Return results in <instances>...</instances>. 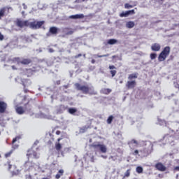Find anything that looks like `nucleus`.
Instances as JSON below:
<instances>
[{
    "instance_id": "obj_58",
    "label": "nucleus",
    "mask_w": 179,
    "mask_h": 179,
    "mask_svg": "<svg viewBox=\"0 0 179 179\" xmlns=\"http://www.w3.org/2000/svg\"><path fill=\"white\" fill-rule=\"evenodd\" d=\"M2 158V156L0 155V159H1Z\"/></svg>"
},
{
    "instance_id": "obj_41",
    "label": "nucleus",
    "mask_w": 179,
    "mask_h": 179,
    "mask_svg": "<svg viewBox=\"0 0 179 179\" xmlns=\"http://www.w3.org/2000/svg\"><path fill=\"white\" fill-rule=\"evenodd\" d=\"M108 54L107 55H98V58H104V57H108Z\"/></svg>"
},
{
    "instance_id": "obj_49",
    "label": "nucleus",
    "mask_w": 179,
    "mask_h": 179,
    "mask_svg": "<svg viewBox=\"0 0 179 179\" xmlns=\"http://www.w3.org/2000/svg\"><path fill=\"white\" fill-rule=\"evenodd\" d=\"M56 85H61V80L56 81Z\"/></svg>"
},
{
    "instance_id": "obj_36",
    "label": "nucleus",
    "mask_w": 179,
    "mask_h": 179,
    "mask_svg": "<svg viewBox=\"0 0 179 179\" xmlns=\"http://www.w3.org/2000/svg\"><path fill=\"white\" fill-rule=\"evenodd\" d=\"M115 43H117V40H115V39H110L108 41V43H109L110 45L115 44Z\"/></svg>"
},
{
    "instance_id": "obj_57",
    "label": "nucleus",
    "mask_w": 179,
    "mask_h": 179,
    "mask_svg": "<svg viewBox=\"0 0 179 179\" xmlns=\"http://www.w3.org/2000/svg\"><path fill=\"white\" fill-rule=\"evenodd\" d=\"M13 167H14V169H16V166H15V165Z\"/></svg>"
},
{
    "instance_id": "obj_59",
    "label": "nucleus",
    "mask_w": 179,
    "mask_h": 179,
    "mask_svg": "<svg viewBox=\"0 0 179 179\" xmlns=\"http://www.w3.org/2000/svg\"><path fill=\"white\" fill-rule=\"evenodd\" d=\"M12 171L13 173H15V171Z\"/></svg>"
},
{
    "instance_id": "obj_48",
    "label": "nucleus",
    "mask_w": 179,
    "mask_h": 179,
    "mask_svg": "<svg viewBox=\"0 0 179 179\" xmlns=\"http://www.w3.org/2000/svg\"><path fill=\"white\" fill-rule=\"evenodd\" d=\"M56 135H61V131L57 130V131H56Z\"/></svg>"
},
{
    "instance_id": "obj_34",
    "label": "nucleus",
    "mask_w": 179,
    "mask_h": 179,
    "mask_svg": "<svg viewBox=\"0 0 179 179\" xmlns=\"http://www.w3.org/2000/svg\"><path fill=\"white\" fill-rule=\"evenodd\" d=\"M12 153H13V150H11L10 152H6L4 156L6 159H8V157H10V156H12Z\"/></svg>"
},
{
    "instance_id": "obj_2",
    "label": "nucleus",
    "mask_w": 179,
    "mask_h": 179,
    "mask_svg": "<svg viewBox=\"0 0 179 179\" xmlns=\"http://www.w3.org/2000/svg\"><path fill=\"white\" fill-rule=\"evenodd\" d=\"M74 86L77 90L82 92L83 94H90V96H96L97 94V92L94 90V88L87 85H82L80 83H76Z\"/></svg>"
},
{
    "instance_id": "obj_15",
    "label": "nucleus",
    "mask_w": 179,
    "mask_h": 179,
    "mask_svg": "<svg viewBox=\"0 0 179 179\" xmlns=\"http://www.w3.org/2000/svg\"><path fill=\"white\" fill-rule=\"evenodd\" d=\"M18 62L19 64H22V65H29V64H31V60L29 58H22Z\"/></svg>"
},
{
    "instance_id": "obj_21",
    "label": "nucleus",
    "mask_w": 179,
    "mask_h": 179,
    "mask_svg": "<svg viewBox=\"0 0 179 179\" xmlns=\"http://www.w3.org/2000/svg\"><path fill=\"white\" fill-rule=\"evenodd\" d=\"M65 110H66V108H65L64 105H59L57 108V111L58 114H62V113L65 111Z\"/></svg>"
},
{
    "instance_id": "obj_29",
    "label": "nucleus",
    "mask_w": 179,
    "mask_h": 179,
    "mask_svg": "<svg viewBox=\"0 0 179 179\" xmlns=\"http://www.w3.org/2000/svg\"><path fill=\"white\" fill-rule=\"evenodd\" d=\"M114 155H112L109 157V159H111L113 162H115L118 159V155L115 154V152L113 153Z\"/></svg>"
},
{
    "instance_id": "obj_40",
    "label": "nucleus",
    "mask_w": 179,
    "mask_h": 179,
    "mask_svg": "<svg viewBox=\"0 0 179 179\" xmlns=\"http://www.w3.org/2000/svg\"><path fill=\"white\" fill-rule=\"evenodd\" d=\"M134 156H138L139 155V150H135L134 152H132Z\"/></svg>"
},
{
    "instance_id": "obj_19",
    "label": "nucleus",
    "mask_w": 179,
    "mask_h": 179,
    "mask_svg": "<svg viewBox=\"0 0 179 179\" xmlns=\"http://www.w3.org/2000/svg\"><path fill=\"white\" fill-rule=\"evenodd\" d=\"M34 72H36L34 70L31 69H27L25 70V76H27L28 78H30L31 76H33L34 74Z\"/></svg>"
},
{
    "instance_id": "obj_3",
    "label": "nucleus",
    "mask_w": 179,
    "mask_h": 179,
    "mask_svg": "<svg viewBox=\"0 0 179 179\" xmlns=\"http://www.w3.org/2000/svg\"><path fill=\"white\" fill-rule=\"evenodd\" d=\"M38 144V141H36L32 148L27 150V156L28 159H39L40 152H38V151L40 150V148H36Z\"/></svg>"
},
{
    "instance_id": "obj_35",
    "label": "nucleus",
    "mask_w": 179,
    "mask_h": 179,
    "mask_svg": "<svg viewBox=\"0 0 179 179\" xmlns=\"http://www.w3.org/2000/svg\"><path fill=\"white\" fill-rule=\"evenodd\" d=\"M129 176H131V169H128L125 173H124V178H128L129 177Z\"/></svg>"
},
{
    "instance_id": "obj_33",
    "label": "nucleus",
    "mask_w": 179,
    "mask_h": 179,
    "mask_svg": "<svg viewBox=\"0 0 179 179\" xmlns=\"http://www.w3.org/2000/svg\"><path fill=\"white\" fill-rule=\"evenodd\" d=\"M114 120V116L110 115L108 118L107 119V124H111L113 122V120Z\"/></svg>"
},
{
    "instance_id": "obj_43",
    "label": "nucleus",
    "mask_w": 179,
    "mask_h": 179,
    "mask_svg": "<svg viewBox=\"0 0 179 179\" xmlns=\"http://www.w3.org/2000/svg\"><path fill=\"white\" fill-rule=\"evenodd\" d=\"M3 38H4L3 36L0 33V41H2Z\"/></svg>"
},
{
    "instance_id": "obj_31",
    "label": "nucleus",
    "mask_w": 179,
    "mask_h": 179,
    "mask_svg": "<svg viewBox=\"0 0 179 179\" xmlns=\"http://www.w3.org/2000/svg\"><path fill=\"white\" fill-rule=\"evenodd\" d=\"M87 129H89V126H85L80 129V131L82 132V134H85Z\"/></svg>"
},
{
    "instance_id": "obj_51",
    "label": "nucleus",
    "mask_w": 179,
    "mask_h": 179,
    "mask_svg": "<svg viewBox=\"0 0 179 179\" xmlns=\"http://www.w3.org/2000/svg\"><path fill=\"white\" fill-rule=\"evenodd\" d=\"M22 5L24 6V9H27V6H26V4L23 3Z\"/></svg>"
},
{
    "instance_id": "obj_11",
    "label": "nucleus",
    "mask_w": 179,
    "mask_h": 179,
    "mask_svg": "<svg viewBox=\"0 0 179 179\" xmlns=\"http://www.w3.org/2000/svg\"><path fill=\"white\" fill-rule=\"evenodd\" d=\"M129 15H135V10H130L126 12H122L120 14V17H127Z\"/></svg>"
},
{
    "instance_id": "obj_60",
    "label": "nucleus",
    "mask_w": 179,
    "mask_h": 179,
    "mask_svg": "<svg viewBox=\"0 0 179 179\" xmlns=\"http://www.w3.org/2000/svg\"><path fill=\"white\" fill-rule=\"evenodd\" d=\"M120 83H122V81H120Z\"/></svg>"
},
{
    "instance_id": "obj_52",
    "label": "nucleus",
    "mask_w": 179,
    "mask_h": 179,
    "mask_svg": "<svg viewBox=\"0 0 179 179\" xmlns=\"http://www.w3.org/2000/svg\"><path fill=\"white\" fill-rule=\"evenodd\" d=\"M92 64H96V60H94V59H93L92 61H91Z\"/></svg>"
},
{
    "instance_id": "obj_10",
    "label": "nucleus",
    "mask_w": 179,
    "mask_h": 179,
    "mask_svg": "<svg viewBox=\"0 0 179 179\" xmlns=\"http://www.w3.org/2000/svg\"><path fill=\"white\" fill-rule=\"evenodd\" d=\"M8 108V103L4 101H0V114H3Z\"/></svg>"
},
{
    "instance_id": "obj_47",
    "label": "nucleus",
    "mask_w": 179,
    "mask_h": 179,
    "mask_svg": "<svg viewBox=\"0 0 179 179\" xmlns=\"http://www.w3.org/2000/svg\"><path fill=\"white\" fill-rule=\"evenodd\" d=\"M174 171H179V166H176V167L174 168Z\"/></svg>"
},
{
    "instance_id": "obj_25",
    "label": "nucleus",
    "mask_w": 179,
    "mask_h": 179,
    "mask_svg": "<svg viewBox=\"0 0 179 179\" xmlns=\"http://www.w3.org/2000/svg\"><path fill=\"white\" fill-rule=\"evenodd\" d=\"M64 176V169L59 170L57 174L55 176L56 179H60Z\"/></svg>"
},
{
    "instance_id": "obj_20",
    "label": "nucleus",
    "mask_w": 179,
    "mask_h": 179,
    "mask_svg": "<svg viewBox=\"0 0 179 179\" xmlns=\"http://www.w3.org/2000/svg\"><path fill=\"white\" fill-rule=\"evenodd\" d=\"M69 19H83L85 17V15L83 14H76L73 15H70Z\"/></svg>"
},
{
    "instance_id": "obj_42",
    "label": "nucleus",
    "mask_w": 179,
    "mask_h": 179,
    "mask_svg": "<svg viewBox=\"0 0 179 179\" xmlns=\"http://www.w3.org/2000/svg\"><path fill=\"white\" fill-rule=\"evenodd\" d=\"M80 57H82V54H78V55H76V56H74V58L76 59H77V58H80Z\"/></svg>"
},
{
    "instance_id": "obj_9",
    "label": "nucleus",
    "mask_w": 179,
    "mask_h": 179,
    "mask_svg": "<svg viewBox=\"0 0 179 179\" xmlns=\"http://www.w3.org/2000/svg\"><path fill=\"white\" fill-rule=\"evenodd\" d=\"M20 139H22L21 135L17 136L13 139V141H12L13 149H17V148H19V145L15 144V143H16V142H17L18 141H20Z\"/></svg>"
},
{
    "instance_id": "obj_30",
    "label": "nucleus",
    "mask_w": 179,
    "mask_h": 179,
    "mask_svg": "<svg viewBox=\"0 0 179 179\" xmlns=\"http://www.w3.org/2000/svg\"><path fill=\"white\" fill-rule=\"evenodd\" d=\"M136 171L138 174H141V173H143V168H142V166H137L136 169Z\"/></svg>"
},
{
    "instance_id": "obj_22",
    "label": "nucleus",
    "mask_w": 179,
    "mask_h": 179,
    "mask_svg": "<svg viewBox=\"0 0 179 179\" xmlns=\"http://www.w3.org/2000/svg\"><path fill=\"white\" fill-rule=\"evenodd\" d=\"M50 34H58V28L55 27H51L49 29Z\"/></svg>"
},
{
    "instance_id": "obj_7",
    "label": "nucleus",
    "mask_w": 179,
    "mask_h": 179,
    "mask_svg": "<svg viewBox=\"0 0 179 179\" xmlns=\"http://www.w3.org/2000/svg\"><path fill=\"white\" fill-rule=\"evenodd\" d=\"M152 148H153V145H150L148 148H145L143 150H141L140 152L143 153L144 156H149V155L152 153Z\"/></svg>"
},
{
    "instance_id": "obj_6",
    "label": "nucleus",
    "mask_w": 179,
    "mask_h": 179,
    "mask_svg": "<svg viewBox=\"0 0 179 179\" xmlns=\"http://www.w3.org/2000/svg\"><path fill=\"white\" fill-rule=\"evenodd\" d=\"M155 167L158 171L164 172L167 170V167H166L164 164L162 162H158L155 164Z\"/></svg>"
},
{
    "instance_id": "obj_17",
    "label": "nucleus",
    "mask_w": 179,
    "mask_h": 179,
    "mask_svg": "<svg viewBox=\"0 0 179 179\" xmlns=\"http://www.w3.org/2000/svg\"><path fill=\"white\" fill-rule=\"evenodd\" d=\"M21 82L24 87H26L27 86H30L31 85V81L30 80V79L22 78L21 80Z\"/></svg>"
},
{
    "instance_id": "obj_26",
    "label": "nucleus",
    "mask_w": 179,
    "mask_h": 179,
    "mask_svg": "<svg viewBox=\"0 0 179 179\" xmlns=\"http://www.w3.org/2000/svg\"><path fill=\"white\" fill-rule=\"evenodd\" d=\"M5 12H6V7H3L0 9V20L5 16Z\"/></svg>"
},
{
    "instance_id": "obj_55",
    "label": "nucleus",
    "mask_w": 179,
    "mask_h": 179,
    "mask_svg": "<svg viewBox=\"0 0 179 179\" xmlns=\"http://www.w3.org/2000/svg\"><path fill=\"white\" fill-rule=\"evenodd\" d=\"M112 58H117V56L114 55L112 57Z\"/></svg>"
},
{
    "instance_id": "obj_39",
    "label": "nucleus",
    "mask_w": 179,
    "mask_h": 179,
    "mask_svg": "<svg viewBox=\"0 0 179 179\" xmlns=\"http://www.w3.org/2000/svg\"><path fill=\"white\" fill-rule=\"evenodd\" d=\"M7 164L8 166V169L9 170V171H11V169H12V167H13V166L12 164H10V162H8Z\"/></svg>"
},
{
    "instance_id": "obj_32",
    "label": "nucleus",
    "mask_w": 179,
    "mask_h": 179,
    "mask_svg": "<svg viewBox=\"0 0 179 179\" xmlns=\"http://www.w3.org/2000/svg\"><path fill=\"white\" fill-rule=\"evenodd\" d=\"M150 59L153 60V59H156V58H157V53H151L150 55Z\"/></svg>"
},
{
    "instance_id": "obj_53",
    "label": "nucleus",
    "mask_w": 179,
    "mask_h": 179,
    "mask_svg": "<svg viewBox=\"0 0 179 179\" xmlns=\"http://www.w3.org/2000/svg\"><path fill=\"white\" fill-rule=\"evenodd\" d=\"M50 136H52V141H55V139L54 138V135L50 134Z\"/></svg>"
},
{
    "instance_id": "obj_50",
    "label": "nucleus",
    "mask_w": 179,
    "mask_h": 179,
    "mask_svg": "<svg viewBox=\"0 0 179 179\" xmlns=\"http://www.w3.org/2000/svg\"><path fill=\"white\" fill-rule=\"evenodd\" d=\"M175 87H176V89H178V90H179V84L177 83V84L175 85Z\"/></svg>"
},
{
    "instance_id": "obj_5",
    "label": "nucleus",
    "mask_w": 179,
    "mask_h": 179,
    "mask_svg": "<svg viewBox=\"0 0 179 179\" xmlns=\"http://www.w3.org/2000/svg\"><path fill=\"white\" fill-rule=\"evenodd\" d=\"M90 148H93L96 150H101V153H107V147L104 144H100L99 142H94L90 145Z\"/></svg>"
},
{
    "instance_id": "obj_54",
    "label": "nucleus",
    "mask_w": 179,
    "mask_h": 179,
    "mask_svg": "<svg viewBox=\"0 0 179 179\" xmlns=\"http://www.w3.org/2000/svg\"><path fill=\"white\" fill-rule=\"evenodd\" d=\"M69 86L68 85H64V89H68Z\"/></svg>"
},
{
    "instance_id": "obj_37",
    "label": "nucleus",
    "mask_w": 179,
    "mask_h": 179,
    "mask_svg": "<svg viewBox=\"0 0 179 179\" xmlns=\"http://www.w3.org/2000/svg\"><path fill=\"white\" fill-rule=\"evenodd\" d=\"M124 8H125V9H129L131 8H134V6L127 3L124 4Z\"/></svg>"
},
{
    "instance_id": "obj_12",
    "label": "nucleus",
    "mask_w": 179,
    "mask_h": 179,
    "mask_svg": "<svg viewBox=\"0 0 179 179\" xmlns=\"http://www.w3.org/2000/svg\"><path fill=\"white\" fill-rule=\"evenodd\" d=\"M62 33H64L65 36H71V34H73V30L69 27H66L62 29Z\"/></svg>"
},
{
    "instance_id": "obj_1",
    "label": "nucleus",
    "mask_w": 179,
    "mask_h": 179,
    "mask_svg": "<svg viewBox=\"0 0 179 179\" xmlns=\"http://www.w3.org/2000/svg\"><path fill=\"white\" fill-rule=\"evenodd\" d=\"M15 24L16 26H17V27H20V29H23V27H28V26H29L31 29H34L36 30L37 29H40L41 26L44 24V22L43 21H34L31 22H29V20L23 21L17 19L16 20Z\"/></svg>"
},
{
    "instance_id": "obj_46",
    "label": "nucleus",
    "mask_w": 179,
    "mask_h": 179,
    "mask_svg": "<svg viewBox=\"0 0 179 179\" xmlns=\"http://www.w3.org/2000/svg\"><path fill=\"white\" fill-rule=\"evenodd\" d=\"M48 51H49V52H55L54 49H52V48H49Z\"/></svg>"
},
{
    "instance_id": "obj_18",
    "label": "nucleus",
    "mask_w": 179,
    "mask_h": 179,
    "mask_svg": "<svg viewBox=\"0 0 179 179\" xmlns=\"http://www.w3.org/2000/svg\"><path fill=\"white\" fill-rule=\"evenodd\" d=\"M109 69L111 71H110V75L112 76V78H114L115 75H117V70H113V69H117V67L114 65L109 66Z\"/></svg>"
},
{
    "instance_id": "obj_56",
    "label": "nucleus",
    "mask_w": 179,
    "mask_h": 179,
    "mask_svg": "<svg viewBox=\"0 0 179 179\" xmlns=\"http://www.w3.org/2000/svg\"><path fill=\"white\" fill-rule=\"evenodd\" d=\"M102 157H103L104 159H107V157L102 156Z\"/></svg>"
},
{
    "instance_id": "obj_44",
    "label": "nucleus",
    "mask_w": 179,
    "mask_h": 179,
    "mask_svg": "<svg viewBox=\"0 0 179 179\" xmlns=\"http://www.w3.org/2000/svg\"><path fill=\"white\" fill-rule=\"evenodd\" d=\"M24 92L29 93V90L26 89V87H24Z\"/></svg>"
},
{
    "instance_id": "obj_45",
    "label": "nucleus",
    "mask_w": 179,
    "mask_h": 179,
    "mask_svg": "<svg viewBox=\"0 0 179 179\" xmlns=\"http://www.w3.org/2000/svg\"><path fill=\"white\" fill-rule=\"evenodd\" d=\"M117 152L118 153H120L121 155H122V151H121V149H120V148L117 149Z\"/></svg>"
},
{
    "instance_id": "obj_13",
    "label": "nucleus",
    "mask_w": 179,
    "mask_h": 179,
    "mask_svg": "<svg viewBox=\"0 0 179 179\" xmlns=\"http://www.w3.org/2000/svg\"><path fill=\"white\" fill-rule=\"evenodd\" d=\"M162 48V45H160L159 43H153L152 45H151V50L152 51H155L156 52L160 51Z\"/></svg>"
},
{
    "instance_id": "obj_8",
    "label": "nucleus",
    "mask_w": 179,
    "mask_h": 179,
    "mask_svg": "<svg viewBox=\"0 0 179 179\" xmlns=\"http://www.w3.org/2000/svg\"><path fill=\"white\" fill-rule=\"evenodd\" d=\"M64 139V136H62L60 138H57V142L55 143V149L57 152H61V149H62V144L59 142Z\"/></svg>"
},
{
    "instance_id": "obj_38",
    "label": "nucleus",
    "mask_w": 179,
    "mask_h": 179,
    "mask_svg": "<svg viewBox=\"0 0 179 179\" xmlns=\"http://www.w3.org/2000/svg\"><path fill=\"white\" fill-rule=\"evenodd\" d=\"M129 143H131V145H138V141H136V140H135V139H132L130 142H129Z\"/></svg>"
},
{
    "instance_id": "obj_14",
    "label": "nucleus",
    "mask_w": 179,
    "mask_h": 179,
    "mask_svg": "<svg viewBox=\"0 0 179 179\" xmlns=\"http://www.w3.org/2000/svg\"><path fill=\"white\" fill-rule=\"evenodd\" d=\"M135 86H136V81L135 80L127 81L126 84V87L129 90L134 89Z\"/></svg>"
},
{
    "instance_id": "obj_61",
    "label": "nucleus",
    "mask_w": 179,
    "mask_h": 179,
    "mask_svg": "<svg viewBox=\"0 0 179 179\" xmlns=\"http://www.w3.org/2000/svg\"><path fill=\"white\" fill-rule=\"evenodd\" d=\"M1 120H0V124H1Z\"/></svg>"
},
{
    "instance_id": "obj_27",
    "label": "nucleus",
    "mask_w": 179,
    "mask_h": 179,
    "mask_svg": "<svg viewBox=\"0 0 179 179\" xmlns=\"http://www.w3.org/2000/svg\"><path fill=\"white\" fill-rule=\"evenodd\" d=\"M103 94H110L111 93V89L110 88H103L101 90Z\"/></svg>"
},
{
    "instance_id": "obj_23",
    "label": "nucleus",
    "mask_w": 179,
    "mask_h": 179,
    "mask_svg": "<svg viewBox=\"0 0 179 179\" xmlns=\"http://www.w3.org/2000/svg\"><path fill=\"white\" fill-rule=\"evenodd\" d=\"M134 27L135 22H134V21H129L126 23V27H127V29H132Z\"/></svg>"
},
{
    "instance_id": "obj_28",
    "label": "nucleus",
    "mask_w": 179,
    "mask_h": 179,
    "mask_svg": "<svg viewBox=\"0 0 179 179\" xmlns=\"http://www.w3.org/2000/svg\"><path fill=\"white\" fill-rule=\"evenodd\" d=\"M78 111V109L75 108H69V114L73 115L75 114V113H76Z\"/></svg>"
},
{
    "instance_id": "obj_4",
    "label": "nucleus",
    "mask_w": 179,
    "mask_h": 179,
    "mask_svg": "<svg viewBox=\"0 0 179 179\" xmlns=\"http://www.w3.org/2000/svg\"><path fill=\"white\" fill-rule=\"evenodd\" d=\"M171 51V48L170 46L165 47L158 56L159 62H163V61H166V59L169 57V55H170Z\"/></svg>"
},
{
    "instance_id": "obj_24",
    "label": "nucleus",
    "mask_w": 179,
    "mask_h": 179,
    "mask_svg": "<svg viewBox=\"0 0 179 179\" xmlns=\"http://www.w3.org/2000/svg\"><path fill=\"white\" fill-rule=\"evenodd\" d=\"M129 80H132L133 79H138V73H134L129 75Z\"/></svg>"
},
{
    "instance_id": "obj_62",
    "label": "nucleus",
    "mask_w": 179,
    "mask_h": 179,
    "mask_svg": "<svg viewBox=\"0 0 179 179\" xmlns=\"http://www.w3.org/2000/svg\"><path fill=\"white\" fill-rule=\"evenodd\" d=\"M83 1H86V0H83Z\"/></svg>"
},
{
    "instance_id": "obj_63",
    "label": "nucleus",
    "mask_w": 179,
    "mask_h": 179,
    "mask_svg": "<svg viewBox=\"0 0 179 179\" xmlns=\"http://www.w3.org/2000/svg\"><path fill=\"white\" fill-rule=\"evenodd\" d=\"M0 135H1V131H0Z\"/></svg>"
},
{
    "instance_id": "obj_16",
    "label": "nucleus",
    "mask_w": 179,
    "mask_h": 179,
    "mask_svg": "<svg viewBox=\"0 0 179 179\" xmlns=\"http://www.w3.org/2000/svg\"><path fill=\"white\" fill-rule=\"evenodd\" d=\"M15 111L17 114L22 115V114H24V108L22 106H15Z\"/></svg>"
}]
</instances>
